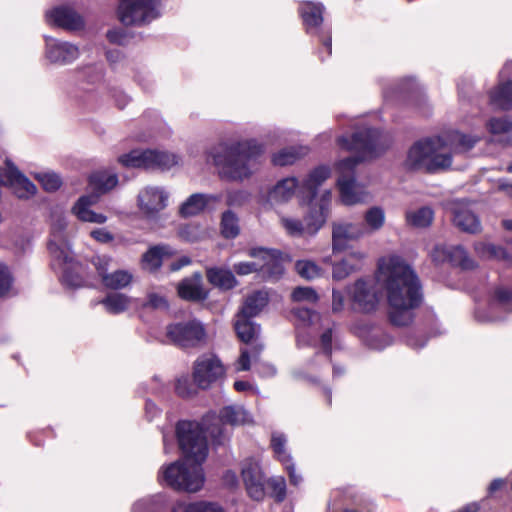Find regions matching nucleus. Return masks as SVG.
Instances as JSON below:
<instances>
[{
  "label": "nucleus",
  "mask_w": 512,
  "mask_h": 512,
  "mask_svg": "<svg viewBox=\"0 0 512 512\" xmlns=\"http://www.w3.org/2000/svg\"><path fill=\"white\" fill-rule=\"evenodd\" d=\"M206 432L217 439L222 434V429L214 426H203L194 421H180L176 426V435L183 459L163 466L159 472V481L169 487L194 493L204 485V473L202 463L208 453Z\"/></svg>",
  "instance_id": "1"
},
{
  "label": "nucleus",
  "mask_w": 512,
  "mask_h": 512,
  "mask_svg": "<svg viewBox=\"0 0 512 512\" xmlns=\"http://www.w3.org/2000/svg\"><path fill=\"white\" fill-rule=\"evenodd\" d=\"M376 280L386 293L391 322L398 326L411 323L423 298L415 272L400 257L388 256L379 260Z\"/></svg>",
  "instance_id": "2"
},
{
  "label": "nucleus",
  "mask_w": 512,
  "mask_h": 512,
  "mask_svg": "<svg viewBox=\"0 0 512 512\" xmlns=\"http://www.w3.org/2000/svg\"><path fill=\"white\" fill-rule=\"evenodd\" d=\"M338 144L348 151L357 153L356 156L342 159L335 165L339 173L336 184L340 200L348 206L363 203L368 199V192L356 183L353 174L354 168L361 161L382 152L387 146L386 137L378 130L364 128L355 132L350 141L345 137H340Z\"/></svg>",
  "instance_id": "3"
},
{
  "label": "nucleus",
  "mask_w": 512,
  "mask_h": 512,
  "mask_svg": "<svg viewBox=\"0 0 512 512\" xmlns=\"http://www.w3.org/2000/svg\"><path fill=\"white\" fill-rule=\"evenodd\" d=\"M478 137L449 130L426 137L411 146L406 165L411 169L436 172L451 167L453 159L467 153L478 142Z\"/></svg>",
  "instance_id": "4"
},
{
  "label": "nucleus",
  "mask_w": 512,
  "mask_h": 512,
  "mask_svg": "<svg viewBox=\"0 0 512 512\" xmlns=\"http://www.w3.org/2000/svg\"><path fill=\"white\" fill-rule=\"evenodd\" d=\"M263 147L254 139L221 141L206 154L212 160L221 180L242 182L254 172V161Z\"/></svg>",
  "instance_id": "5"
},
{
  "label": "nucleus",
  "mask_w": 512,
  "mask_h": 512,
  "mask_svg": "<svg viewBox=\"0 0 512 512\" xmlns=\"http://www.w3.org/2000/svg\"><path fill=\"white\" fill-rule=\"evenodd\" d=\"M65 227L66 223L63 219H57L53 223L48 249L52 257L53 269L61 273L64 283L76 287L80 285V279L76 274L79 264L74 260L64 235Z\"/></svg>",
  "instance_id": "6"
},
{
  "label": "nucleus",
  "mask_w": 512,
  "mask_h": 512,
  "mask_svg": "<svg viewBox=\"0 0 512 512\" xmlns=\"http://www.w3.org/2000/svg\"><path fill=\"white\" fill-rule=\"evenodd\" d=\"M180 158L167 151L160 150H133L119 157V162L127 167L146 169H170L179 163Z\"/></svg>",
  "instance_id": "7"
},
{
  "label": "nucleus",
  "mask_w": 512,
  "mask_h": 512,
  "mask_svg": "<svg viewBox=\"0 0 512 512\" xmlns=\"http://www.w3.org/2000/svg\"><path fill=\"white\" fill-rule=\"evenodd\" d=\"M159 0H120L118 18L124 25H142L156 19Z\"/></svg>",
  "instance_id": "8"
},
{
  "label": "nucleus",
  "mask_w": 512,
  "mask_h": 512,
  "mask_svg": "<svg viewBox=\"0 0 512 512\" xmlns=\"http://www.w3.org/2000/svg\"><path fill=\"white\" fill-rule=\"evenodd\" d=\"M301 205H307L308 211L304 215L306 234L315 235L326 223L332 204V192L327 189L318 195V198L299 199Z\"/></svg>",
  "instance_id": "9"
},
{
  "label": "nucleus",
  "mask_w": 512,
  "mask_h": 512,
  "mask_svg": "<svg viewBox=\"0 0 512 512\" xmlns=\"http://www.w3.org/2000/svg\"><path fill=\"white\" fill-rule=\"evenodd\" d=\"M224 375L225 368L222 362L213 354L202 355L194 363L193 381L201 389L209 388Z\"/></svg>",
  "instance_id": "10"
},
{
  "label": "nucleus",
  "mask_w": 512,
  "mask_h": 512,
  "mask_svg": "<svg viewBox=\"0 0 512 512\" xmlns=\"http://www.w3.org/2000/svg\"><path fill=\"white\" fill-rule=\"evenodd\" d=\"M166 335L173 344L187 348L201 343L205 338V330L200 322L191 320L167 326Z\"/></svg>",
  "instance_id": "11"
},
{
  "label": "nucleus",
  "mask_w": 512,
  "mask_h": 512,
  "mask_svg": "<svg viewBox=\"0 0 512 512\" xmlns=\"http://www.w3.org/2000/svg\"><path fill=\"white\" fill-rule=\"evenodd\" d=\"M331 229V247L334 254L344 251L348 241H358L366 236V228L362 223L338 220L332 222Z\"/></svg>",
  "instance_id": "12"
},
{
  "label": "nucleus",
  "mask_w": 512,
  "mask_h": 512,
  "mask_svg": "<svg viewBox=\"0 0 512 512\" xmlns=\"http://www.w3.org/2000/svg\"><path fill=\"white\" fill-rule=\"evenodd\" d=\"M168 202V193L158 186H146L138 194L137 204L147 219H155L164 210Z\"/></svg>",
  "instance_id": "13"
},
{
  "label": "nucleus",
  "mask_w": 512,
  "mask_h": 512,
  "mask_svg": "<svg viewBox=\"0 0 512 512\" xmlns=\"http://www.w3.org/2000/svg\"><path fill=\"white\" fill-rule=\"evenodd\" d=\"M348 293L356 309L371 312L379 303V295L373 281L358 279L348 287Z\"/></svg>",
  "instance_id": "14"
},
{
  "label": "nucleus",
  "mask_w": 512,
  "mask_h": 512,
  "mask_svg": "<svg viewBox=\"0 0 512 512\" xmlns=\"http://www.w3.org/2000/svg\"><path fill=\"white\" fill-rule=\"evenodd\" d=\"M45 58L51 63L60 66L74 62L80 56L78 46L67 41H60L52 37H45Z\"/></svg>",
  "instance_id": "15"
},
{
  "label": "nucleus",
  "mask_w": 512,
  "mask_h": 512,
  "mask_svg": "<svg viewBox=\"0 0 512 512\" xmlns=\"http://www.w3.org/2000/svg\"><path fill=\"white\" fill-rule=\"evenodd\" d=\"M448 209L452 214L453 224L461 231L475 234L481 231L479 218L463 201H453L448 204Z\"/></svg>",
  "instance_id": "16"
},
{
  "label": "nucleus",
  "mask_w": 512,
  "mask_h": 512,
  "mask_svg": "<svg viewBox=\"0 0 512 512\" xmlns=\"http://www.w3.org/2000/svg\"><path fill=\"white\" fill-rule=\"evenodd\" d=\"M110 262L111 259L107 256H98L95 260V266L103 285L114 290L125 288L131 283L133 275L126 270H116L109 273Z\"/></svg>",
  "instance_id": "17"
},
{
  "label": "nucleus",
  "mask_w": 512,
  "mask_h": 512,
  "mask_svg": "<svg viewBox=\"0 0 512 512\" xmlns=\"http://www.w3.org/2000/svg\"><path fill=\"white\" fill-rule=\"evenodd\" d=\"M46 22L67 30H79L84 27L83 18L70 6L61 5L47 10Z\"/></svg>",
  "instance_id": "18"
},
{
  "label": "nucleus",
  "mask_w": 512,
  "mask_h": 512,
  "mask_svg": "<svg viewBox=\"0 0 512 512\" xmlns=\"http://www.w3.org/2000/svg\"><path fill=\"white\" fill-rule=\"evenodd\" d=\"M242 478L249 496L261 500L264 495V478L258 462L248 459L242 465Z\"/></svg>",
  "instance_id": "19"
},
{
  "label": "nucleus",
  "mask_w": 512,
  "mask_h": 512,
  "mask_svg": "<svg viewBox=\"0 0 512 512\" xmlns=\"http://www.w3.org/2000/svg\"><path fill=\"white\" fill-rule=\"evenodd\" d=\"M431 257L435 262L450 261L463 269H473L475 262L469 258L465 249L461 246L447 247L437 245L431 252Z\"/></svg>",
  "instance_id": "20"
},
{
  "label": "nucleus",
  "mask_w": 512,
  "mask_h": 512,
  "mask_svg": "<svg viewBox=\"0 0 512 512\" xmlns=\"http://www.w3.org/2000/svg\"><path fill=\"white\" fill-rule=\"evenodd\" d=\"M364 251L356 249L350 251L340 261L332 266V277L334 280H343L354 272L359 271L366 259Z\"/></svg>",
  "instance_id": "21"
},
{
  "label": "nucleus",
  "mask_w": 512,
  "mask_h": 512,
  "mask_svg": "<svg viewBox=\"0 0 512 512\" xmlns=\"http://www.w3.org/2000/svg\"><path fill=\"white\" fill-rule=\"evenodd\" d=\"M331 170L328 166L321 165L311 170L300 183L299 199L318 198L317 189L330 177Z\"/></svg>",
  "instance_id": "22"
},
{
  "label": "nucleus",
  "mask_w": 512,
  "mask_h": 512,
  "mask_svg": "<svg viewBox=\"0 0 512 512\" xmlns=\"http://www.w3.org/2000/svg\"><path fill=\"white\" fill-rule=\"evenodd\" d=\"M98 195L88 194L81 196L72 208L73 214L83 222L103 224L107 217L102 213H96L90 209L98 202Z\"/></svg>",
  "instance_id": "23"
},
{
  "label": "nucleus",
  "mask_w": 512,
  "mask_h": 512,
  "mask_svg": "<svg viewBox=\"0 0 512 512\" xmlns=\"http://www.w3.org/2000/svg\"><path fill=\"white\" fill-rule=\"evenodd\" d=\"M177 291L182 299L188 301L198 302L208 297V292L202 285V276L199 273L182 280L178 284Z\"/></svg>",
  "instance_id": "24"
},
{
  "label": "nucleus",
  "mask_w": 512,
  "mask_h": 512,
  "mask_svg": "<svg viewBox=\"0 0 512 512\" xmlns=\"http://www.w3.org/2000/svg\"><path fill=\"white\" fill-rule=\"evenodd\" d=\"M301 184L295 177L279 180L268 192V199L275 203H286L292 199Z\"/></svg>",
  "instance_id": "25"
},
{
  "label": "nucleus",
  "mask_w": 512,
  "mask_h": 512,
  "mask_svg": "<svg viewBox=\"0 0 512 512\" xmlns=\"http://www.w3.org/2000/svg\"><path fill=\"white\" fill-rule=\"evenodd\" d=\"M294 315L297 319V343L298 345H307L310 340L306 339L303 335L302 329L314 328L316 329L320 325L321 317L318 313L313 312L306 308H297L294 310Z\"/></svg>",
  "instance_id": "26"
},
{
  "label": "nucleus",
  "mask_w": 512,
  "mask_h": 512,
  "mask_svg": "<svg viewBox=\"0 0 512 512\" xmlns=\"http://www.w3.org/2000/svg\"><path fill=\"white\" fill-rule=\"evenodd\" d=\"M219 201L215 195L196 193L192 194L180 207V214L184 217L195 216L202 212L210 203Z\"/></svg>",
  "instance_id": "27"
},
{
  "label": "nucleus",
  "mask_w": 512,
  "mask_h": 512,
  "mask_svg": "<svg viewBox=\"0 0 512 512\" xmlns=\"http://www.w3.org/2000/svg\"><path fill=\"white\" fill-rule=\"evenodd\" d=\"M489 103L502 110L512 108V81H503L494 87L489 92Z\"/></svg>",
  "instance_id": "28"
},
{
  "label": "nucleus",
  "mask_w": 512,
  "mask_h": 512,
  "mask_svg": "<svg viewBox=\"0 0 512 512\" xmlns=\"http://www.w3.org/2000/svg\"><path fill=\"white\" fill-rule=\"evenodd\" d=\"M117 184V175L108 171L94 172L89 178V186L92 190L91 194L98 195V198L101 194L112 190Z\"/></svg>",
  "instance_id": "29"
},
{
  "label": "nucleus",
  "mask_w": 512,
  "mask_h": 512,
  "mask_svg": "<svg viewBox=\"0 0 512 512\" xmlns=\"http://www.w3.org/2000/svg\"><path fill=\"white\" fill-rule=\"evenodd\" d=\"M208 281L222 290H230L238 285L233 272L226 268L213 267L206 271Z\"/></svg>",
  "instance_id": "30"
},
{
  "label": "nucleus",
  "mask_w": 512,
  "mask_h": 512,
  "mask_svg": "<svg viewBox=\"0 0 512 512\" xmlns=\"http://www.w3.org/2000/svg\"><path fill=\"white\" fill-rule=\"evenodd\" d=\"M171 255L172 250L169 246H155L143 255L142 266L145 270L155 271Z\"/></svg>",
  "instance_id": "31"
},
{
  "label": "nucleus",
  "mask_w": 512,
  "mask_h": 512,
  "mask_svg": "<svg viewBox=\"0 0 512 512\" xmlns=\"http://www.w3.org/2000/svg\"><path fill=\"white\" fill-rule=\"evenodd\" d=\"M265 255V263H258L259 273L269 278H278L283 273L281 253L278 250L270 249V253Z\"/></svg>",
  "instance_id": "32"
},
{
  "label": "nucleus",
  "mask_w": 512,
  "mask_h": 512,
  "mask_svg": "<svg viewBox=\"0 0 512 512\" xmlns=\"http://www.w3.org/2000/svg\"><path fill=\"white\" fill-rule=\"evenodd\" d=\"M267 302L268 297L265 292H254L246 298L239 315L243 318L254 317L266 306Z\"/></svg>",
  "instance_id": "33"
},
{
  "label": "nucleus",
  "mask_w": 512,
  "mask_h": 512,
  "mask_svg": "<svg viewBox=\"0 0 512 512\" xmlns=\"http://www.w3.org/2000/svg\"><path fill=\"white\" fill-rule=\"evenodd\" d=\"M220 421L223 424H230L232 426L243 425L250 423V416L247 411L237 405H230L224 407L220 411Z\"/></svg>",
  "instance_id": "34"
},
{
  "label": "nucleus",
  "mask_w": 512,
  "mask_h": 512,
  "mask_svg": "<svg viewBox=\"0 0 512 512\" xmlns=\"http://www.w3.org/2000/svg\"><path fill=\"white\" fill-rule=\"evenodd\" d=\"M364 228L366 236L379 231L385 224V211L379 206H373L364 213Z\"/></svg>",
  "instance_id": "35"
},
{
  "label": "nucleus",
  "mask_w": 512,
  "mask_h": 512,
  "mask_svg": "<svg viewBox=\"0 0 512 512\" xmlns=\"http://www.w3.org/2000/svg\"><path fill=\"white\" fill-rule=\"evenodd\" d=\"M434 219V211L430 207H421L406 212V221L416 228H425L431 225Z\"/></svg>",
  "instance_id": "36"
},
{
  "label": "nucleus",
  "mask_w": 512,
  "mask_h": 512,
  "mask_svg": "<svg viewBox=\"0 0 512 512\" xmlns=\"http://www.w3.org/2000/svg\"><path fill=\"white\" fill-rule=\"evenodd\" d=\"M324 7L320 3L305 2L300 7V12L304 23L310 27L321 25Z\"/></svg>",
  "instance_id": "37"
},
{
  "label": "nucleus",
  "mask_w": 512,
  "mask_h": 512,
  "mask_svg": "<svg viewBox=\"0 0 512 512\" xmlns=\"http://www.w3.org/2000/svg\"><path fill=\"white\" fill-rule=\"evenodd\" d=\"M309 149L304 146L289 147L282 149L273 156V163L278 166H286L293 164L299 158L305 156Z\"/></svg>",
  "instance_id": "38"
},
{
  "label": "nucleus",
  "mask_w": 512,
  "mask_h": 512,
  "mask_svg": "<svg viewBox=\"0 0 512 512\" xmlns=\"http://www.w3.org/2000/svg\"><path fill=\"white\" fill-rule=\"evenodd\" d=\"M235 330L239 339L245 343L251 342L259 334V327L249 320L238 315Z\"/></svg>",
  "instance_id": "39"
},
{
  "label": "nucleus",
  "mask_w": 512,
  "mask_h": 512,
  "mask_svg": "<svg viewBox=\"0 0 512 512\" xmlns=\"http://www.w3.org/2000/svg\"><path fill=\"white\" fill-rule=\"evenodd\" d=\"M100 303L103 304L107 312L119 314L128 309L130 298L124 294L113 293L109 294Z\"/></svg>",
  "instance_id": "40"
},
{
  "label": "nucleus",
  "mask_w": 512,
  "mask_h": 512,
  "mask_svg": "<svg viewBox=\"0 0 512 512\" xmlns=\"http://www.w3.org/2000/svg\"><path fill=\"white\" fill-rule=\"evenodd\" d=\"M512 292L503 285L497 286L491 297V308L503 307L506 311L512 312Z\"/></svg>",
  "instance_id": "41"
},
{
  "label": "nucleus",
  "mask_w": 512,
  "mask_h": 512,
  "mask_svg": "<svg viewBox=\"0 0 512 512\" xmlns=\"http://www.w3.org/2000/svg\"><path fill=\"white\" fill-rule=\"evenodd\" d=\"M238 217L230 210L222 215L221 233L225 238H235L239 234Z\"/></svg>",
  "instance_id": "42"
},
{
  "label": "nucleus",
  "mask_w": 512,
  "mask_h": 512,
  "mask_svg": "<svg viewBox=\"0 0 512 512\" xmlns=\"http://www.w3.org/2000/svg\"><path fill=\"white\" fill-rule=\"evenodd\" d=\"M487 128L495 136H506L512 132V120L507 116L492 118L487 123Z\"/></svg>",
  "instance_id": "43"
},
{
  "label": "nucleus",
  "mask_w": 512,
  "mask_h": 512,
  "mask_svg": "<svg viewBox=\"0 0 512 512\" xmlns=\"http://www.w3.org/2000/svg\"><path fill=\"white\" fill-rule=\"evenodd\" d=\"M280 224L290 236L299 237L306 234L304 221L302 222L299 219L281 215Z\"/></svg>",
  "instance_id": "44"
},
{
  "label": "nucleus",
  "mask_w": 512,
  "mask_h": 512,
  "mask_svg": "<svg viewBox=\"0 0 512 512\" xmlns=\"http://www.w3.org/2000/svg\"><path fill=\"white\" fill-rule=\"evenodd\" d=\"M297 273L307 279L312 280L321 275V268L310 260H299L295 264Z\"/></svg>",
  "instance_id": "45"
},
{
  "label": "nucleus",
  "mask_w": 512,
  "mask_h": 512,
  "mask_svg": "<svg viewBox=\"0 0 512 512\" xmlns=\"http://www.w3.org/2000/svg\"><path fill=\"white\" fill-rule=\"evenodd\" d=\"M286 438L281 433H273L271 446L278 459L284 464L291 461L290 455L285 450Z\"/></svg>",
  "instance_id": "46"
},
{
  "label": "nucleus",
  "mask_w": 512,
  "mask_h": 512,
  "mask_svg": "<svg viewBox=\"0 0 512 512\" xmlns=\"http://www.w3.org/2000/svg\"><path fill=\"white\" fill-rule=\"evenodd\" d=\"M475 250L483 258H507V253L502 247L495 246L492 244L479 243L475 246Z\"/></svg>",
  "instance_id": "47"
},
{
  "label": "nucleus",
  "mask_w": 512,
  "mask_h": 512,
  "mask_svg": "<svg viewBox=\"0 0 512 512\" xmlns=\"http://www.w3.org/2000/svg\"><path fill=\"white\" fill-rule=\"evenodd\" d=\"M183 512H225L224 509L214 502L196 501L185 504Z\"/></svg>",
  "instance_id": "48"
},
{
  "label": "nucleus",
  "mask_w": 512,
  "mask_h": 512,
  "mask_svg": "<svg viewBox=\"0 0 512 512\" xmlns=\"http://www.w3.org/2000/svg\"><path fill=\"white\" fill-rule=\"evenodd\" d=\"M35 177L48 192L57 190L62 184L61 178L54 172L39 173Z\"/></svg>",
  "instance_id": "49"
},
{
  "label": "nucleus",
  "mask_w": 512,
  "mask_h": 512,
  "mask_svg": "<svg viewBox=\"0 0 512 512\" xmlns=\"http://www.w3.org/2000/svg\"><path fill=\"white\" fill-rule=\"evenodd\" d=\"M291 296L295 302L315 303L318 300L316 291L310 287H297Z\"/></svg>",
  "instance_id": "50"
},
{
  "label": "nucleus",
  "mask_w": 512,
  "mask_h": 512,
  "mask_svg": "<svg viewBox=\"0 0 512 512\" xmlns=\"http://www.w3.org/2000/svg\"><path fill=\"white\" fill-rule=\"evenodd\" d=\"M249 193L244 190H232L227 193L226 203L229 206L240 207L249 200Z\"/></svg>",
  "instance_id": "51"
},
{
  "label": "nucleus",
  "mask_w": 512,
  "mask_h": 512,
  "mask_svg": "<svg viewBox=\"0 0 512 512\" xmlns=\"http://www.w3.org/2000/svg\"><path fill=\"white\" fill-rule=\"evenodd\" d=\"M235 273L239 276H246L259 272V264L253 261L238 262L233 265Z\"/></svg>",
  "instance_id": "52"
},
{
  "label": "nucleus",
  "mask_w": 512,
  "mask_h": 512,
  "mask_svg": "<svg viewBox=\"0 0 512 512\" xmlns=\"http://www.w3.org/2000/svg\"><path fill=\"white\" fill-rule=\"evenodd\" d=\"M251 366V354L248 349H241L240 356L235 362L234 367L237 372L248 371Z\"/></svg>",
  "instance_id": "53"
},
{
  "label": "nucleus",
  "mask_w": 512,
  "mask_h": 512,
  "mask_svg": "<svg viewBox=\"0 0 512 512\" xmlns=\"http://www.w3.org/2000/svg\"><path fill=\"white\" fill-rule=\"evenodd\" d=\"M11 282L12 279L7 267L0 264V297L10 289Z\"/></svg>",
  "instance_id": "54"
},
{
  "label": "nucleus",
  "mask_w": 512,
  "mask_h": 512,
  "mask_svg": "<svg viewBox=\"0 0 512 512\" xmlns=\"http://www.w3.org/2000/svg\"><path fill=\"white\" fill-rule=\"evenodd\" d=\"M147 305L156 309H164L168 307L165 297L157 293L148 294Z\"/></svg>",
  "instance_id": "55"
},
{
  "label": "nucleus",
  "mask_w": 512,
  "mask_h": 512,
  "mask_svg": "<svg viewBox=\"0 0 512 512\" xmlns=\"http://www.w3.org/2000/svg\"><path fill=\"white\" fill-rule=\"evenodd\" d=\"M108 40L113 44L123 45L127 41V35L120 29H113L107 32Z\"/></svg>",
  "instance_id": "56"
},
{
  "label": "nucleus",
  "mask_w": 512,
  "mask_h": 512,
  "mask_svg": "<svg viewBox=\"0 0 512 512\" xmlns=\"http://www.w3.org/2000/svg\"><path fill=\"white\" fill-rule=\"evenodd\" d=\"M320 341H321V347H322L323 352L326 355L329 356L331 354V351H332V346H331V344H332V330L331 329H327L321 335Z\"/></svg>",
  "instance_id": "57"
},
{
  "label": "nucleus",
  "mask_w": 512,
  "mask_h": 512,
  "mask_svg": "<svg viewBox=\"0 0 512 512\" xmlns=\"http://www.w3.org/2000/svg\"><path fill=\"white\" fill-rule=\"evenodd\" d=\"M344 308V296L338 290L332 291V311L337 313L342 311Z\"/></svg>",
  "instance_id": "58"
},
{
  "label": "nucleus",
  "mask_w": 512,
  "mask_h": 512,
  "mask_svg": "<svg viewBox=\"0 0 512 512\" xmlns=\"http://www.w3.org/2000/svg\"><path fill=\"white\" fill-rule=\"evenodd\" d=\"M266 253H270V249L252 248L248 251V255L254 259V263H265Z\"/></svg>",
  "instance_id": "59"
},
{
  "label": "nucleus",
  "mask_w": 512,
  "mask_h": 512,
  "mask_svg": "<svg viewBox=\"0 0 512 512\" xmlns=\"http://www.w3.org/2000/svg\"><path fill=\"white\" fill-rule=\"evenodd\" d=\"M90 234L92 238L101 243H108L113 239L112 234L105 229H95Z\"/></svg>",
  "instance_id": "60"
},
{
  "label": "nucleus",
  "mask_w": 512,
  "mask_h": 512,
  "mask_svg": "<svg viewBox=\"0 0 512 512\" xmlns=\"http://www.w3.org/2000/svg\"><path fill=\"white\" fill-rule=\"evenodd\" d=\"M284 465L286 467V470L288 471L290 483L293 484L294 486H298L302 481V477L296 473L291 461L288 463H284Z\"/></svg>",
  "instance_id": "61"
},
{
  "label": "nucleus",
  "mask_w": 512,
  "mask_h": 512,
  "mask_svg": "<svg viewBox=\"0 0 512 512\" xmlns=\"http://www.w3.org/2000/svg\"><path fill=\"white\" fill-rule=\"evenodd\" d=\"M258 372L262 376L269 377L273 376L276 373V369L273 365L269 363H262L258 367Z\"/></svg>",
  "instance_id": "62"
},
{
  "label": "nucleus",
  "mask_w": 512,
  "mask_h": 512,
  "mask_svg": "<svg viewBox=\"0 0 512 512\" xmlns=\"http://www.w3.org/2000/svg\"><path fill=\"white\" fill-rule=\"evenodd\" d=\"M114 97L115 103L120 109H123L130 101V97L123 92L116 93Z\"/></svg>",
  "instance_id": "63"
},
{
  "label": "nucleus",
  "mask_w": 512,
  "mask_h": 512,
  "mask_svg": "<svg viewBox=\"0 0 512 512\" xmlns=\"http://www.w3.org/2000/svg\"><path fill=\"white\" fill-rule=\"evenodd\" d=\"M223 481L229 487L235 486L238 482L236 473L230 470L226 471L223 475Z\"/></svg>",
  "instance_id": "64"
}]
</instances>
